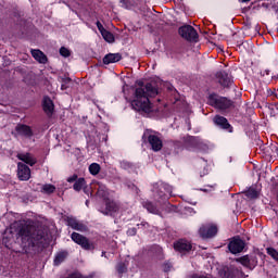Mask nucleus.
I'll list each match as a JSON object with an SVG mask.
<instances>
[{
	"label": "nucleus",
	"instance_id": "obj_33",
	"mask_svg": "<svg viewBox=\"0 0 278 278\" xmlns=\"http://www.w3.org/2000/svg\"><path fill=\"white\" fill-rule=\"evenodd\" d=\"M118 275H123V273H127V266L123 263H119L116 267Z\"/></svg>",
	"mask_w": 278,
	"mask_h": 278
},
{
	"label": "nucleus",
	"instance_id": "obj_14",
	"mask_svg": "<svg viewBox=\"0 0 278 278\" xmlns=\"http://www.w3.org/2000/svg\"><path fill=\"white\" fill-rule=\"evenodd\" d=\"M15 131L20 136H25V138H31L34 136V131H31V127H29L27 125H23V124H18L15 127Z\"/></svg>",
	"mask_w": 278,
	"mask_h": 278
},
{
	"label": "nucleus",
	"instance_id": "obj_1",
	"mask_svg": "<svg viewBox=\"0 0 278 278\" xmlns=\"http://www.w3.org/2000/svg\"><path fill=\"white\" fill-rule=\"evenodd\" d=\"M160 94V88L157 83H149L143 87H138L135 90V94L130 100L131 108L137 112H143V114H151L154 112L153 104L149 101V97H157Z\"/></svg>",
	"mask_w": 278,
	"mask_h": 278
},
{
	"label": "nucleus",
	"instance_id": "obj_2",
	"mask_svg": "<svg viewBox=\"0 0 278 278\" xmlns=\"http://www.w3.org/2000/svg\"><path fill=\"white\" fill-rule=\"evenodd\" d=\"M17 240L22 249L27 253L35 244H38L40 236H36L34 227L23 226L17 232Z\"/></svg>",
	"mask_w": 278,
	"mask_h": 278
},
{
	"label": "nucleus",
	"instance_id": "obj_11",
	"mask_svg": "<svg viewBox=\"0 0 278 278\" xmlns=\"http://www.w3.org/2000/svg\"><path fill=\"white\" fill-rule=\"evenodd\" d=\"M168 197H173V187L168 184H161L159 198L161 199V201H166Z\"/></svg>",
	"mask_w": 278,
	"mask_h": 278
},
{
	"label": "nucleus",
	"instance_id": "obj_37",
	"mask_svg": "<svg viewBox=\"0 0 278 278\" xmlns=\"http://www.w3.org/2000/svg\"><path fill=\"white\" fill-rule=\"evenodd\" d=\"M67 181H68L70 184H73V181H77V176L74 175V176L67 178Z\"/></svg>",
	"mask_w": 278,
	"mask_h": 278
},
{
	"label": "nucleus",
	"instance_id": "obj_26",
	"mask_svg": "<svg viewBox=\"0 0 278 278\" xmlns=\"http://www.w3.org/2000/svg\"><path fill=\"white\" fill-rule=\"evenodd\" d=\"M41 192L43 194H53V192H55V186L49 184L43 185L41 188Z\"/></svg>",
	"mask_w": 278,
	"mask_h": 278
},
{
	"label": "nucleus",
	"instance_id": "obj_29",
	"mask_svg": "<svg viewBox=\"0 0 278 278\" xmlns=\"http://www.w3.org/2000/svg\"><path fill=\"white\" fill-rule=\"evenodd\" d=\"M98 197H101L102 199H105V197H108V188L105 186L103 185L99 186Z\"/></svg>",
	"mask_w": 278,
	"mask_h": 278
},
{
	"label": "nucleus",
	"instance_id": "obj_4",
	"mask_svg": "<svg viewBox=\"0 0 278 278\" xmlns=\"http://www.w3.org/2000/svg\"><path fill=\"white\" fill-rule=\"evenodd\" d=\"M118 210H121L118 203L113 200H105L104 204L100 206L99 212L104 214V216H116V214H118Z\"/></svg>",
	"mask_w": 278,
	"mask_h": 278
},
{
	"label": "nucleus",
	"instance_id": "obj_16",
	"mask_svg": "<svg viewBox=\"0 0 278 278\" xmlns=\"http://www.w3.org/2000/svg\"><path fill=\"white\" fill-rule=\"evenodd\" d=\"M217 78H218V83L224 88H229V86H231V76L226 72L217 73Z\"/></svg>",
	"mask_w": 278,
	"mask_h": 278
},
{
	"label": "nucleus",
	"instance_id": "obj_31",
	"mask_svg": "<svg viewBox=\"0 0 278 278\" xmlns=\"http://www.w3.org/2000/svg\"><path fill=\"white\" fill-rule=\"evenodd\" d=\"M267 253L273 257V260L278 261V252L275 250V248H267Z\"/></svg>",
	"mask_w": 278,
	"mask_h": 278
},
{
	"label": "nucleus",
	"instance_id": "obj_22",
	"mask_svg": "<svg viewBox=\"0 0 278 278\" xmlns=\"http://www.w3.org/2000/svg\"><path fill=\"white\" fill-rule=\"evenodd\" d=\"M33 58L39 62V64H47V55L40 50H31Z\"/></svg>",
	"mask_w": 278,
	"mask_h": 278
},
{
	"label": "nucleus",
	"instance_id": "obj_9",
	"mask_svg": "<svg viewBox=\"0 0 278 278\" xmlns=\"http://www.w3.org/2000/svg\"><path fill=\"white\" fill-rule=\"evenodd\" d=\"M237 262H239V264H241L245 268H250V270H253V268L257 266V256L244 255L242 257L237 258Z\"/></svg>",
	"mask_w": 278,
	"mask_h": 278
},
{
	"label": "nucleus",
	"instance_id": "obj_42",
	"mask_svg": "<svg viewBox=\"0 0 278 278\" xmlns=\"http://www.w3.org/2000/svg\"><path fill=\"white\" fill-rule=\"evenodd\" d=\"M147 136H149V132L143 134V138H147Z\"/></svg>",
	"mask_w": 278,
	"mask_h": 278
},
{
	"label": "nucleus",
	"instance_id": "obj_32",
	"mask_svg": "<svg viewBox=\"0 0 278 278\" xmlns=\"http://www.w3.org/2000/svg\"><path fill=\"white\" fill-rule=\"evenodd\" d=\"M60 55H62L63 58H71V50L66 47H62L60 49Z\"/></svg>",
	"mask_w": 278,
	"mask_h": 278
},
{
	"label": "nucleus",
	"instance_id": "obj_10",
	"mask_svg": "<svg viewBox=\"0 0 278 278\" xmlns=\"http://www.w3.org/2000/svg\"><path fill=\"white\" fill-rule=\"evenodd\" d=\"M17 177L21 181H29L31 178V169L23 163L17 164Z\"/></svg>",
	"mask_w": 278,
	"mask_h": 278
},
{
	"label": "nucleus",
	"instance_id": "obj_28",
	"mask_svg": "<svg viewBox=\"0 0 278 278\" xmlns=\"http://www.w3.org/2000/svg\"><path fill=\"white\" fill-rule=\"evenodd\" d=\"M85 186H86V179L79 178L74 184V190H76V192H79V190L84 189Z\"/></svg>",
	"mask_w": 278,
	"mask_h": 278
},
{
	"label": "nucleus",
	"instance_id": "obj_24",
	"mask_svg": "<svg viewBox=\"0 0 278 278\" xmlns=\"http://www.w3.org/2000/svg\"><path fill=\"white\" fill-rule=\"evenodd\" d=\"M67 255H68V253H66V252H59L55 255L54 265L60 266V264L66 260Z\"/></svg>",
	"mask_w": 278,
	"mask_h": 278
},
{
	"label": "nucleus",
	"instance_id": "obj_15",
	"mask_svg": "<svg viewBox=\"0 0 278 278\" xmlns=\"http://www.w3.org/2000/svg\"><path fill=\"white\" fill-rule=\"evenodd\" d=\"M175 251H179L180 253L192 251V244L186 240H179L174 243Z\"/></svg>",
	"mask_w": 278,
	"mask_h": 278
},
{
	"label": "nucleus",
	"instance_id": "obj_8",
	"mask_svg": "<svg viewBox=\"0 0 278 278\" xmlns=\"http://www.w3.org/2000/svg\"><path fill=\"white\" fill-rule=\"evenodd\" d=\"M199 233L201 238H214L218 233V227L214 224H206L200 228Z\"/></svg>",
	"mask_w": 278,
	"mask_h": 278
},
{
	"label": "nucleus",
	"instance_id": "obj_3",
	"mask_svg": "<svg viewBox=\"0 0 278 278\" xmlns=\"http://www.w3.org/2000/svg\"><path fill=\"white\" fill-rule=\"evenodd\" d=\"M208 104L217 110H228L233 105V102L227 98H223L217 96L216 93H212L208 96Z\"/></svg>",
	"mask_w": 278,
	"mask_h": 278
},
{
	"label": "nucleus",
	"instance_id": "obj_12",
	"mask_svg": "<svg viewBox=\"0 0 278 278\" xmlns=\"http://www.w3.org/2000/svg\"><path fill=\"white\" fill-rule=\"evenodd\" d=\"M67 225L76 231H86V225H84V223L77 220V218L73 216L67 217Z\"/></svg>",
	"mask_w": 278,
	"mask_h": 278
},
{
	"label": "nucleus",
	"instance_id": "obj_35",
	"mask_svg": "<svg viewBox=\"0 0 278 278\" xmlns=\"http://www.w3.org/2000/svg\"><path fill=\"white\" fill-rule=\"evenodd\" d=\"M122 168H124L125 170H128V168H131V163L124 161L121 163Z\"/></svg>",
	"mask_w": 278,
	"mask_h": 278
},
{
	"label": "nucleus",
	"instance_id": "obj_36",
	"mask_svg": "<svg viewBox=\"0 0 278 278\" xmlns=\"http://www.w3.org/2000/svg\"><path fill=\"white\" fill-rule=\"evenodd\" d=\"M173 268V264H170V263H165L164 265H163V270L165 271V273H168V270H170Z\"/></svg>",
	"mask_w": 278,
	"mask_h": 278
},
{
	"label": "nucleus",
	"instance_id": "obj_18",
	"mask_svg": "<svg viewBox=\"0 0 278 278\" xmlns=\"http://www.w3.org/2000/svg\"><path fill=\"white\" fill-rule=\"evenodd\" d=\"M122 59L121 53H109L103 58V64H115V62H121Z\"/></svg>",
	"mask_w": 278,
	"mask_h": 278
},
{
	"label": "nucleus",
	"instance_id": "obj_5",
	"mask_svg": "<svg viewBox=\"0 0 278 278\" xmlns=\"http://www.w3.org/2000/svg\"><path fill=\"white\" fill-rule=\"evenodd\" d=\"M178 34L179 36H181V38H185V40H189V42H197L199 38V34L197 33V29H194V27L190 25L181 26L178 29Z\"/></svg>",
	"mask_w": 278,
	"mask_h": 278
},
{
	"label": "nucleus",
	"instance_id": "obj_44",
	"mask_svg": "<svg viewBox=\"0 0 278 278\" xmlns=\"http://www.w3.org/2000/svg\"><path fill=\"white\" fill-rule=\"evenodd\" d=\"M86 205H88V201H86Z\"/></svg>",
	"mask_w": 278,
	"mask_h": 278
},
{
	"label": "nucleus",
	"instance_id": "obj_23",
	"mask_svg": "<svg viewBox=\"0 0 278 278\" xmlns=\"http://www.w3.org/2000/svg\"><path fill=\"white\" fill-rule=\"evenodd\" d=\"M143 207L150 213V214H160V208L153 204V202H144Z\"/></svg>",
	"mask_w": 278,
	"mask_h": 278
},
{
	"label": "nucleus",
	"instance_id": "obj_20",
	"mask_svg": "<svg viewBox=\"0 0 278 278\" xmlns=\"http://www.w3.org/2000/svg\"><path fill=\"white\" fill-rule=\"evenodd\" d=\"M17 157L25 164H28V166H34V164L37 162L36 157L29 153H20L17 154Z\"/></svg>",
	"mask_w": 278,
	"mask_h": 278
},
{
	"label": "nucleus",
	"instance_id": "obj_30",
	"mask_svg": "<svg viewBox=\"0 0 278 278\" xmlns=\"http://www.w3.org/2000/svg\"><path fill=\"white\" fill-rule=\"evenodd\" d=\"M257 197H260V192H257V190L251 188L247 191L248 199H257Z\"/></svg>",
	"mask_w": 278,
	"mask_h": 278
},
{
	"label": "nucleus",
	"instance_id": "obj_17",
	"mask_svg": "<svg viewBox=\"0 0 278 278\" xmlns=\"http://www.w3.org/2000/svg\"><path fill=\"white\" fill-rule=\"evenodd\" d=\"M148 140L154 151L162 150V139H160V137L155 135H149Z\"/></svg>",
	"mask_w": 278,
	"mask_h": 278
},
{
	"label": "nucleus",
	"instance_id": "obj_27",
	"mask_svg": "<svg viewBox=\"0 0 278 278\" xmlns=\"http://www.w3.org/2000/svg\"><path fill=\"white\" fill-rule=\"evenodd\" d=\"M89 173L90 175H99V173H101V165L98 163H92L89 165Z\"/></svg>",
	"mask_w": 278,
	"mask_h": 278
},
{
	"label": "nucleus",
	"instance_id": "obj_13",
	"mask_svg": "<svg viewBox=\"0 0 278 278\" xmlns=\"http://www.w3.org/2000/svg\"><path fill=\"white\" fill-rule=\"evenodd\" d=\"M97 27L102 36V38L106 41V42H114V35L106 30L104 27H103V24H101V22H97Z\"/></svg>",
	"mask_w": 278,
	"mask_h": 278
},
{
	"label": "nucleus",
	"instance_id": "obj_34",
	"mask_svg": "<svg viewBox=\"0 0 278 278\" xmlns=\"http://www.w3.org/2000/svg\"><path fill=\"white\" fill-rule=\"evenodd\" d=\"M191 278H214L210 274H194Z\"/></svg>",
	"mask_w": 278,
	"mask_h": 278
},
{
	"label": "nucleus",
	"instance_id": "obj_38",
	"mask_svg": "<svg viewBox=\"0 0 278 278\" xmlns=\"http://www.w3.org/2000/svg\"><path fill=\"white\" fill-rule=\"evenodd\" d=\"M127 233H128V236H136V230H135V228L129 229V230L127 231Z\"/></svg>",
	"mask_w": 278,
	"mask_h": 278
},
{
	"label": "nucleus",
	"instance_id": "obj_43",
	"mask_svg": "<svg viewBox=\"0 0 278 278\" xmlns=\"http://www.w3.org/2000/svg\"><path fill=\"white\" fill-rule=\"evenodd\" d=\"M102 257H105V252H102Z\"/></svg>",
	"mask_w": 278,
	"mask_h": 278
},
{
	"label": "nucleus",
	"instance_id": "obj_21",
	"mask_svg": "<svg viewBox=\"0 0 278 278\" xmlns=\"http://www.w3.org/2000/svg\"><path fill=\"white\" fill-rule=\"evenodd\" d=\"M213 121L215 125H217V127H220L222 129H231V125H229V122L227 121V118L223 116L217 115L214 117Z\"/></svg>",
	"mask_w": 278,
	"mask_h": 278
},
{
	"label": "nucleus",
	"instance_id": "obj_6",
	"mask_svg": "<svg viewBox=\"0 0 278 278\" xmlns=\"http://www.w3.org/2000/svg\"><path fill=\"white\" fill-rule=\"evenodd\" d=\"M72 240L76 244H79V247H81L86 251H90V250L94 249V245L92 243H90V241H88V239L86 237H84L77 232L72 233Z\"/></svg>",
	"mask_w": 278,
	"mask_h": 278
},
{
	"label": "nucleus",
	"instance_id": "obj_40",
	"mask_svg": "<svg viewBox=\"0 0 278 278\" xmlns=\"http://www.w3.org/2000/svg\"><path fill=\"white\" fill-rule=\"evenodd\" d=\"M121 3H122V5H123V8H129V5H127V4L125 3V0H121Z\"/></svg>",
	"mask_w": 278,
	"mask_h": 278
},
{
	"label": "nucleus",
	"instance_id": "obj_7",
	"mask_svg": "<svg viewBox=\"0 0 278 278\" xmlns=\"http://www.w3.org/2000/svg\"><path fill=\"white\" fill-rule=\"evenodd\" d=\"M244 247H247V243H244L242 239L238 237L233 238L228 244V249L230 253H232V255H238V253H242V251H244Z\"/></svg>",
	"mask_w": 278,
	"mask_h": 278
},
{
	"label": "nucleus",
	"instance_id": "obj_41",
	"mask_svg": "<svg viewBox=\"0 0 278 278\" xmlns=\"http://www.w3.org/2000/svg\"><path fill=\"white\" fill-rule=\"evenodd\" d=\"M249 1H251V0H241L242 3H247Z\"/></svg>",
	"mask_w": 278,
	"mask_h": 278
},
{
	"label": "nucleus",
	"instance_id": "obj_25",
	"mask_svg": "<svg viewBox=\"0 0 278 278\" xmlns=\"http://www.w3.org/2000/svg\"><path fill=\"white\" fill-rule=\"evenodd\" d=\"M189 142L194 149H201L203 141L199 137L189 138Z\"/></svg>",
	"mask_w": 278,
	"mask_h": 278
},
{
	"label": "nucleus",
	"instance_id": "obj_39",
	"mask_svg": "<svg viewBox=\"0 0 278 278\" xmlns=\"http://www.w3.org/2000/svg\"><path fill=\"white\" fill-rule=\"evenodd\" d=\"M138 227H149V223L142 222L140 225H138Z\"/></svg>",
	"mask_w": 278,
	"mask_h": 278
},
{
	"label": "nucleus",
	"instance_id": "obj_19",
	"mask_svg": "<svg viewBox=\"0 0 278 278\" xmlns=\"http://www.w3.org/2000/svg\"><path fill=\"white\" fill-rule=\"evenodd\" d=\"M42 106L43 111L46 112V114H48V116H51V114H53L54 105L52 99H50L49 97H45Z\"/></svg>",
	"mask_w": 278,
	"mask_h": 278
}]
</instances>
